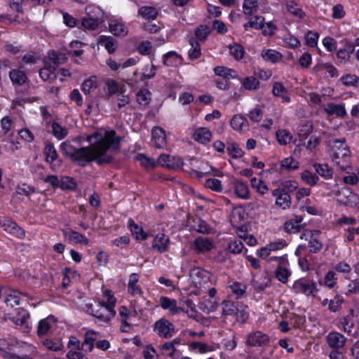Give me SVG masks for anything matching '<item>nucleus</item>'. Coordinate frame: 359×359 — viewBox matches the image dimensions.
Returning <instances> with one entry per match:
<instances>
[{
  "mask_svg": "<svg viewBox=\"0 0 359 359\" xmlns=\"http://www.w3.org/2000/svg\"><path fill=\"white\" fill-rule=\"evenodd\" d=\"M214 248L215 243L210 238L199 236L194 241V248L197 253H205Z\"/></svg>",
  "mask_w": 359,
  "mask_h": 359,
  "instance_id": "13",
  "label": "nucleus"
},
{
  "mask_svg": "<svg viewBox=\"0 0 359 359\" xmlns=\"http://www.w3.org/2000/svg\"><path fill=\"white\" fill-rule=\"evenodd\" d=\"M261 55L265 61L272 63L277 62L282 57V55L279 52L271 49L263 50Z\"/></svg>",
  "mask_w": 359,
  "mask_h": 359,
  "instance_id": "44",
  "label": "nucleus"
},
{
  "mask_svg": "<svg viewBox=\"0 0 359 359\" xmlns=\"http://www.w3.org/2000/svg\"><path fill=\"white\" fill-rule=\"evenodd\" d=\"M97 87L96 77L92 76L84 81L82 84L81 90L85 95L90 94Z\"/></svg>",
  "mask_w": 359,
  "mask_h": 359,
  "instance_id": "49",
  "label": "nucleus"
},
{
  "mask_svg": "<svg viewBox=\"0 0 359 359\" xmlns=\"http://www.w3.org/2000/svg\"><path fill=\"white\" fill-rule=\"evenodd\" d=\"M314 69L316 70H325L328 75L332 78L337 77L339 76L337 69L332 64L329 62L321 64L319 66H316Z\"/></svg>",
  "mask_w": 359,
  "mask_h": 359,
  "instance_id": "57",
  "label": "nucleus"
},
{
  "mask_svg": "<svg viewBox=\"0 0 359 359\" xmlns=\"http://www.w3.org/2000/svg\"><path fill=\"white\" fill-rule=\"evenodd\" d=\"M210 33V28L205 25L198 26L195 30V36L200 41H205Z\"/></svg>",
  "mask_w": 359,
  "mask_h": 359,
  "instance_id": "55",
  "label": "nucleus"
},
{
  "mask_svg": "<svg viewBox=\"0 0 359 359\" xmlns=\"http://www.w3.org/2000/svg\"><path fill=\"white\" fill-rule=\"evenodd\" d=\"M191 276L196 286L202 287L210 282L211 273L203 269L196 268L191 271Z\"/></svg>",
  "mask_w": 359,
  "mask_h": 359,
  "instance_id": "12",
  "label": "nucleus"
},
{
  "mask_svg": "<svg viewBox=\"0 0 359 359\" xmlns=\"http://www.w3.org/2000/svg\"><path fill=\"white\" fill-rule=\"evenodd\" d=\"M226 149L228 154L233 158H238L243 156V151L236 142H227Z\"/></svg>",
  "mask_w": 359,
  "mask_h": 359,
  "instance_id": "42",
  "label": "nucleus"
},
{
  "mask_svg": "<svg viewBox=\"0 0 359 359\" xmlns=\"http://www.w3.org/2000/svg\"><path fill=\"white\" fill-rule=\"evenodd\" d=\"M98 43L101 46L104 47L109 53H113L116 50V41L110 36H100Z\"/></svg>",
  "mask_w": 359,
  "mask_h": 359,
  "instance_id": "39",
  "label": "nucleus"
},
{
  "mask_svg": "<svg viewBox=\"0 0 359 359\" xmlns=\"http://www.w3.org/2000/svg\"><path fill=\"white\" fill-rule=\"evenodd\" d=\"M291 272L285 267V265L279 266L275 271L276 278L283 283H286L288 280Z\"/></svg>",
  "mask_w": 359,
  "mask_h": 359,
  "instance_id": "53",
  "label": "nucleus"
},
{
  "mask_svg": "<svg viewBox=\"0 0 359 359\" xmlns=\"http://www.w3.org/2000/svg\"><path fill=\"white\" fill-rule=\"evenodd\" d=\"M205 186L211 189L212 191L216 192H222V182L216 178H210L206 180Z\"/></svg>",
  "mask_w": 359,
  "mask_h": 359,
  "instance_id": "64",
  "label": "nucleus"
},
{
  "mask_svg": "<svg viewBox=\"0 0 359 359\" xmlns=\"http://www.w3.org/2000/svg\"><path fill=\"white\" fill-rule=\"evenodd\" d=\"M29 318V314L27 311L23 309H18L17 315L13 317H9V319L12 320L16 325H25L27 327V323Z\"/></svg>",
  "mask_w": 359,
  "mask_h": 359,
  "instance_id": "37",
  "label": "nucleus"
},
{
  "mask_svg": "<svg viewBox=\"0 0 359 359\" xmlns=\"http://www.w3.org/2000/svg\"><path fill=\"white\" fill-rule=\"evenodd\" d=\"M159 304L164 310H168L172 314H177L182 311V309L177 306V301L167 297H161L159 299Z\"/></svg>",
  "mask_w": 359,
  "mask_h": 359,
  "instance_id": "19",
  "label": "nucleus"
},
{
  "mask_svg": "<svg viewBox=\"0 0 359 359\" xmlns=\"http://www.w3.org/2000/svg\"><path fill=\"white\" fill-rule=\"evenodd\" d=\"M238 308L235 303L231 301H224L222 302V316H233L238 312Z\"/></svg>",
  "mask_w": 359,
  "mask_h": 359,
  "instance_id": "47",
  "label": "nucleus"
},
{
  "mask_svg": "<svg viewBox=\"0 0 359 359\" xmlns=\"http://www.w3.org/2000/svg\"><path fill=\"white\" fill-rule=\"evenodd\" d=\"M193 138L195 141L201 144H207L210 142L212 133L207 128H198L195 130L193 134Z\"/></svg>",
  "mask_w": 359,
  "mask_h": 359,
  "instance_id": "24",
  "label": "nucleus"
},
{
  "mask_svg": "<svg viewBox=\"0 0 359 359\" xmlns=\"http://www.w3.org/2000/svg\"><path fill=\"white\" fill-rule=\"evenodd\" d=\"M324 109L330 115H336L339 117H344L346 115L344 104L328 103Z\"/></svg>",
  "mask_w": 359,
  "mask_h": 359,
  "instance_id": "33",
  "label": "nucleus"
},
{
  "mask_svg": "<svg viewBox=\"0 0 359 359\" xmlns=\"http://www.w3.org/2000/svg\"><path fill=\"white\" fill-rule=\"evenodd\" d=\"M190 48L188 50V56L191 60L198 59L201 55L200 43L194 38L189 39Z\"/></svg>",
  "mask_w": 359,
  "mask_h": 359,
  "instance_id": "41",
  "label": "nucleus"
},
{
  "mask_svg": "<svg viewBox=\"0 0 359 359\" xmlns=\"http://www.w3.org/2000/svg\"><path fill=\"white\" fill-rule=\"evenodd\" d=\"M182 61V57L175 51H170L163 55V64L166 66H177Z\"/></svg>",
  "mask_w": 359,
  "mask_h": 359,
  "instance_id": "38",
  "label": "nucleus"
},
{
  "mask_svg": "<svg viewBox=\"0 0 359 359\" xmlns=\"http://www.w3.org/2000/svg\"><path fill=\"white\" fill-rule=\"evenodd\" d=\"M59 57L53 53L50 56L49 62H46V67L39 71L40 77L45 81L52 82L56 79L55 70L59 65Z\"/></svg>",
  "mask_w": 359,
  "mask_h": 359,
  "instance_id": "7",
  "label": "nucleus"
},
{
  "mask_svg": "<svg viewBox=\"0 0 359 359\" xmlns=\"http://www.w3.org/2000/svg\"><path fill=\"white\" fill-rule=\"evenodd\" d=\"M152 140L157 148H163L166 145L165 131L160 127H154L151 131Z\"/></svg>",
  "mask_w": 359,
  "mask_h": 359,
  "instance_id": "25",
  "label": "nucleus"
},
{
  "mask_svg": "<svg viewBox=\"0 0 359 359\" xmlns=\"http://www.w3.org/2000/svg\"><path fill=\"white\" fill-rule=\"evenodd\" d=\"M62 234L71 243L81 244L84 245L88 244L89 240L84 235L74 231L70 228L63 229Z\"/></svg>",
  "mask_w": 359,
  "mask_h": 359,
  "instance_id": "14",
  "label": "nucleus"
},
{
  "mask_svg": "<svg viewBox=\"0 0 359 359\" xmlns=\"http://www.w3.org/2000/svg\"><path fill=\"white\" fill-rule=\"evenodd\" d=\"M128 225L136 240L144 241L147 238V233L144 231L141 226L136 224L133 219L128 221Z\"/></svg>",
  "mask_w": 359,
  "mask_h": 359,
  "instance_id": "34",
  "label": "nucleus"
},
{
  "mask_svg": "<svg viewBox=\"0 0 359 359\" xmlns=\"http://www.w3.org/2000/svg\"><path fill=\"white\" fill-rule=\"evenodd\" d=\"M43 154L46 156V161L48 163H52L58 157L57 150L50 142H46Z\"/></svg>",
  "mask_w": 359,
  "mask_h": 359,
  "instance_id": "40",
  "label": "nucleus"
},
{
  "mask_svg": "<svg viewBox=\"0 0 359 359\" xmlns=\"http://www.w3.org/2000/svg\"><path fill=\"white\" fill-rule=\"evenodd\" d=\"M302 216H296L294 219L287 221L284 224L286 232L290 233H295L299 232L303 227Z\"/></svg>",
  "mask_w": 359,
  "mask_h": 359,
  "instance_id": "26",
  "label": "nucleus"
},
{
  "mask_svg": "<svg viewBox=\"0 0 359 359\" xmlns=\"http://www.w3.org/2000/svg\"><path fill=\"white\" fill-rule=\"evenodd\" d=\"M229 288L231 292L236 296L237 299L241 298L246 291V286L238 282H233L229 285Z\"/></svg>",
  "mask_w": 359,
  "mask_h": 359,
  "instance_id": "60",
  "label": "nucleus"
},
{
  "mask_svg": "<svg viewBox=\"0 0 359 359\" xmlns=\"http://www.w3.org/2000/svg\"><path fill=\"white\" fill-rule=\"evenodd\" d=\"M51 128L53 135L59 140L64 139L68 135V130L55 121L53 122Z\"/></svg>",
  "mask_w": 359,
  "mask_h": 359,
  "instance_id": "45",
  "label": "nucleus"
},
{
  "mask_svg": "<svg viewBox=\"0 0 359 359\" xmlns=\"http://www.w3.org/2000/svg\"><path fill=\"white\" fill-rule=\"evenodd\" d=\"M151 100V93L147 89L140 90L137 94V102L142 106H146Z\"/></svg>",
  "mask_w": 359,
  "mask_h": 359,
  "instance_id": "62",
  "label": "nucleus"
},
{
  "mask_svg": "<svg viewBox=\"0 0 359 359\" xmlns=\"http://www.w3.org/2000/svg\"><path fill=\"white\" fill-rule=\"evenodd\" d=\"M180 342V338L177 337L171 341H165L163 344H161L159 346V348L162 354L169 357H173L176 351L175 346L177 345H179Z\"/></svg>",
  "mask_w": 359,
  "mask_h": 359,
  "instance_id": "23",
  "label": "nucleus"
},
{
  "mask_svg": "<svg viewBox=\"0 0 359 359\" xmlns=\"http://www.w3.org/2000/svg\"><path fill=\"white\" fill-rule=\"evenodd\" d=\"M269 343V337L261 331H255L248 336L246 344L249 346H264Z\"/></svg>",
  "mask_w": 359,
  "mask_h": 359,
  "instance_id": "10",
  "label": "nucleus"
},
{
  "mask_svg": "<svg viewBox=\"0 0 359 359\" xmlns=\"http://www.w3.org/2000/svg\"><path fill=\"white\" fill-rule=\"evenodd\" d=\"M334 269L336 271H337L339 273H344L345 278L350 279V273L351 272V267L346 262L342 261V262L337 263L334 266Z\"/></svg>",
  "mask_w": 359,
  "mask_h": 359,
  "instance_id": "63",
  "label": "nucleus"
},
{
  "mask_svg": "<svg viewBox=\"0 0 359 359\" xmlns=\"http://www.w3.org/2000/svg\"><path fill=\"white\" fill-rule=\"evenodd\" d=\"M337 283V274L333 271H329L325 276L323 282L321 283V285H324L326 287L332 289L333 288Z\"/></svg>",
  "mask_w": 359,
  "mask_h": 359,
  "instance_id": "59",
  "label": "nucleus"
},
{
  "mask_svg": "<svg viewBox=\"0 0 359 359\" xmlns=\"http://www.w3.org/2000/svg\"><path fill=\"white\" fill-rule=\"evenodd\" d=\"M87 16L94 18L101 22L104 20V13L102 9L96 5H88L86 8Z\"/></svg>",
  "mask_w": 359,
  "mask_h": 359,
  "instance_id": "30",
  "label": "nucleus"
},
{
  "mask_svg": "<svg viewBox=\"0 0 359 359\" xmlns=\"http://www.w3.org/2000/svg\"><path fill=\"white\" fill-rule=\"evenodd\" d=\"M231 56L236 60H241L245 53L244 48L238 43L230 44L228 46Z\"/></svg>",
  "mask_w": 359,
  "mask_h": 359,
  "instance_id": "52",
  "label": "nucleus"
},
{
  "mask_svg": "<svg viewBox=\"0 0 359 359\" xmlns=\"http://www.w3.org/2000/svg\"><path fill=\"white\" fill-rule=\"evenodd\" d=\"M188 225L198 233H208L210 232V227L207 223L198 217L189 218Z\"/></svg>",
  "mask_w": 359,
  "mask_h": 359,
  "instance_id": "21",
  "label": "nucleus"
},
{
  "mask_svg": "<svg viewBox=\"0 0 359 359\" xmlns=\"http://www.w3.org/2000/svg\"><path fill=\"white\" fill-rule=\"evenodd\" d=\"M320 231L318 230H304L300 235V238L308 242L306 245L298 246L295 254L298 255L300 250L308 248L311 253H318L323 249V245L320 241Z\"/></svg>",
  "mask_w": 359,
  "mask_h": 359,
  "instance_id": "3",
  "label": "nucleus"
},
{
  "mask_svg": "<svg viewBox=\"0 0 359 359\" xmlns=\"http://www.w3.org/2000/svg\"><path fill=\"white\" fill-rule=\"evenodd\" d=\"M354 52V46L351 45L349 48H340L337 51L336 56L338 65H346Z\"/></svg>",
  "mask_w": 359,
  "mask_h": 359,
  "instance_id": "28",
  "label": "nucleus"
},
{
  "mask_svg": "<svg viewBox=\"0 0 359 359\" xmlns=\"http://www.w3.org/2000/svg\"><path fill=\"white\" fill-rule=\"evenodd\" d=\"M233 187L235 194L239 198L247 200L250 198V191L247 182L242 180L236 181Z\"/></svg>",
  "mask_w": 359,
  "mask_h": 359,
  "instance_id": "27",
  "label": "nucleus"
},
{
  "mask_svg": "<svg viewBox=\"0 0 359 359\" xmlns=\"http://www.w3.org/2000/svg\"><path fill=\"white\" fill-rule=\"evenodd\" d=\"M302 179L306 184L310 186L316 185L319 181V177L309 170H304L302 173Z\"/></svg>",
  "mask_w": 359,
  "mask_h": 359,
  "instance_id": "61",
  "label": "nucleus"
},
{
  "mask_svg": "<svg viewBox=\"0 0 359 359\" xmlns=\"http://www.w3.org/2000/svg\"><path fill=\"white\" fill-rule=\"evenodd\" d=\"M214 72L217 76L223 77L225 79L236 77V72L234 70L223 66L216 67L214 69Z\"/></svg>",
  "mask_w": 359,
  "mask_h": 359,
  "instance_id": "48",
  "label": "nucleus"
},
{
  "mask_svg": "<svg viewBox=\"0 0 359 359\" xmlns=\"http://www.w3.org/2000/svg\"><path fill=\"white\" fill-rule=\"evenodd\" d=\"M257 0H244L243 4V10L245 15H252L257 11Z\"/></svg>",
  "mask_w": 359,
  "mask_h": 359,
  "instance_id": "46",
  "label": "nucleus"
},
{
  "mask_svg": "<svg viewBox=\"0 0 359 359\" xmlns=\"http://www.w3.org/2000/svg\"><path fill=\"white\" fill-rule=\"evenodd\" d=\"M276 198V204L285 210L290 207L291 204V198L289 194L283 189H276L272 192Z\"/></svg>",
  "mask_w": 359,
  "mask_h": 359,
  "instance_id": "15",
  "label": "nucleus"
},
{
  "mask_svg": "<svg viewBox=\"0 0 359 359\" xmlns=\"http://www.w3.org/2000/svg\"><path fill=\"white\" fill-rule=\"evenodd\" d=\"M347 338L338 332H330L326 336V341L332 349H343Z\"/></svg>",
  "mask_w": 359,
  "mask_h": 359,
  "instance_id": "9",
  "label": "nucleus"
},
{
  "mask_svg": "<svg viewBox=\"0 0 359 359\" xmlns=\"http://www.w3.org/2000/svg\"><path fill=\"white\" fill-rule=\"evenodd\" d=\"M286 10L292 15L300 19L305 15L303 10L294 1H289L286 4Z\"/></svg>",
  "mask_w": 359,
  "mask_h": 359,
  "instance_id": "54",
  "label": "nucleus"
},
{
  "mask_svg": "<svg viewBox=\"0 0 359 359\" xmlns=\"http://www.w3.org/2000/svg\"><path fill=\"white\" fill-rule=\"evenodd\" d=\"M169 245V238L164 233H158L154 238L151 247L159 253H163L168 250Z\"/></svg>",
  "mask_w": 359,
  "mask_h": 359,
  "instance_id": "17",
  "label": "nucleus"
},
{
  "mask_svg": "<svg viewBox=\"0 0 359 359\" xmlns=\"http://www.w3.org/2000/svg\"><path fill=\"white\" fill-rule=\"evenodd\" d=\"M111 33L117 36H124L128 34V27L121 19L111 20L109 23Z\"/></svg>",
  "mask_w": 359,
  "mask_h": 359,
  "instance_id": "18",
  "label": "nucleus"
},
{
  "mask_svg": "<svg viewBox=\"0 0 359 359\" xmlns=\"http://www.w3.org/2000/svg\"><path fill=\"white\" fill-rule=\"evenodd\" d=\"M55 318L50 315L47 318L41 320L39 322L37 333L39 336H43L48 334V331L55 325Z\"/></svg>",
  "mask_w": 359,
  "mask_h": 359,
  "instance_id": "20",
  "label": "nucleus"
},
{
  "mask_svg": "<svg viewBox=\"0 0 359 359\" xmlns=\"http://www.w3.org/2000/svg\"><path fill=\"white\" fill-rule=\"evenodd\" d=\"M272 93L276 97H280L283 100V102H290V97L287 93V90L280 82H275L273 86Z\"/></svg>",
  "mask_w": 359,
  "mask_h": 359,
  "instance_id": "29",
  "label": "nucleus"
},
{
  "mask_svg": "<svg viewBox=\"0 0 359 359\" xmlns=\"http://www.w3.org/2000/svg\"><path fill=\"white\" fill-rule=\"evenodd\" d=\"M313 168L319 175L325 180L332 177V169L327 163H314Z\"/></svg>",
  "mask_w": 359,
  "mask_h": 359,
  "instance_id": "36",
  "label": "nucleus"
},
{
  "mask_svg": "<svg viewBox=\"0 0 359 359\" xmlns=\"http://www.w3.org/2000/svg\"><path fill=\"white\" fill-rule=\"evenodd\" d=\"M136 159L140 164L147 169H153L155 168L156 163L153 158L147 157L144 154H139L136 156Z\"/></svg>",
  "mask_w": 359,
  "mask_h": 359,
  "instance_id": "58",
  "label": "nucleus"
},
{
  "mask_svg": "<svg viewBox=\"0 0 359 359\" xmlns=\"http://www.w3.org/2000/svg\"><path fill=\"white\" fill-rule=\"evenodd\" d=\"M157 163L170 169H180L184 165L183 161L180 157L168 154L160 155L157 160Z\"/></svg>",
  "mask_w": 359,
  "mask_h": 359,
  "instance_id": "8",
  "label": "nucleus"
},
{
  "mask_svg": "<svg viewBox=\"0 0 359 359\" xmlns=\"http://www.w3.org/2000/svg\"><path fill=\"white\" fill-rule=\"evenodd\" d=\"M9 77L14 84L21 86L26 82L27 76L23 71L12 70L9 73Z\"/></svg>",
  "mask_w": 359,
  "mask_h": 359,
  "instance_id": "43",
  "label": "nucleus"
},
{
  "mask_svg": "<svg viewBox=\"0 0 359 359\" xmlns=\"http://www.w3.org/2000/svg\"><path fill=\"white\" fill-rule=\"evenodd\" d=\"M86 312L104 323H108L116 315L115 310L108 309L102 302L86 305Z\"/></svg>",
  "mask_w": 359,
  "mask_h": 359,
  "instance_id": "4",
  "label": "nucleus"
},
{
  "mask_svg": "<svg viewBox=\"0 0 359 359\" xmlns=\"http://www.w3.org/2000/svg\"><path fill=\"white\" fill-rule=\"evenodd\" d=\"M292 290L295 293L303 294L306 297L315 296L318 292L316 283L306 278L295 280L292 285Z\"/></svg>",
  "mask_w": 359,
  "mask_h": 359,
  "instance_id": "6",
  "label": "nucleus"
},
{
  "mask_svg": "<svg viewBox=\"0 0 359 359\" xmlns=\"http://www.w3.org/2000/svg\"><path fill=\"white\" fill-rule=\"evenodd\" d=\"M0 225L8 233L14 235L19 238H23L25 236V231L20 227L15 222L8 218L0 219Z\"/></svg>",
  "mask_w": 359,
  "mask_h": 359,
  "instance_id": "11",
  "label": "nucleus"
},
{
  "mask_svg": "<svg viewBox=\"0 0 359 359\" xmlns=\"http://www.w3.org/2000/svg\"><path fill=\"white\" fill-rule=\"evenodd\" d=\"M329 155L340 169L348 172L351 168V151L344 137L329 141Z\"/></svg>",
  "mask_w": 359,
  "mask_h": 359,
  "instance_id": "2",
  "label": "nucleus"
},
{
  "mask_svg": "<svg viewBox=\"0 0 359 359\" xmlns=\"http://www.w3.org/2000/svg\"><path fill=\"white\" fill-rule=\"evenodd\" d=\"M118 313L122 323L121 330L123 332H128L130 329V324L128 320L131 316V313L126 306H121L118 309Z\"/></svg>",
  "mask_w": 359,
  "mask_h": 359,
  "instance_id": "32",
  "label": "nucleus"
},
{
  "mask_svg": "<svg viewBox=\"0 0 359 359\" xmlns=\"http://www.w3.org/2000/svg\"><path fill=\"white\" fill-rule=\"evenodd\" d=\"M231 126L236 130H246L248 127V120L243 115L236 114L233 116L231 121Z\"/></svg>",
  "mask_w": 359,
  "mask_h": 359,
  "instance_id": "31",
  "label": "nucleus"
},
{
  "mask_svg": "<svg viewBox=\"0 0 359 359\" xmlns=\"http://www.w3.org/2000/svg\"><path fill=\"white\" fill-rule=\"evenodd\" d=\"M276 139L280 145H286L292 141V135L288 130L280 129L276 132Z\"/></svg>",
  "mask_w": 359,
  "mask_h": 359,
  "instance_id": "51",
  "label": "nucleus"
},
{
  "mask_svg": "<svg viewBox=\"0 0 359 359\" xmlns=\"http://www.w3.org/2000/svg\"><path fill=\"white\" fill-rule=\"evenodd\" d=\"M354 323L349 316H346L340 318L339 327L344 332L351 333L353 328Z\"/></svg>",
  "mask_w": 359,
  "mask_h": 359,
  "instance_id": "56",
  "label": "nucleus"
},
{
  "mask_svg": "<svg viewBox=\"0 0 359 359\" xmlns=\"http://www.w3.org/2000/svg\"><path fill=\"white\" fill-rule=\"evenodd\" d=\"M153 332L162 339H170L177 332L174 324L165 317L156 320L153 325Z\"/></svg>",
  "mask_w": 359,
  "mask_h": 359,
  "instance_id": "5",
  "label": "nucleus"
},
{
  "mask_svg": "<svg viewBox=\"0 0 359 359\" xmlns=\"http://www.w3.org/2000/svg\"><path fill=\"white\" fill-rule=\"evenodd\" d=\"M100 333L93 330L85 334V339L81 344V348L85 351H91L94 348V342L99 338Z\"/></svg>",
  "mask_w": 359,
  "mask_h": 359,
  "instance_id": "22",
  "label": "nucleus"
},
{
  "mask_svg": "<svg viewBox=\"0 0 359 359\" xmlns=\"http://www.w3.org/2000/svg\"><path fill=\"white\" fill-rule=\"evenodd\" d=\"M158 15L157 9L154 6H144L139 8L137 15L146 20H154Z\"/></svg>",
  "mask_w": 359,
  "mask_h": 359,
  "instance_id": "35",
  "label": "nucleus"
},
{
  "mask_svg": "<svg viewBox=\"0 0 359 359\" xmlns=\"http://www.w3.org/2000/svg\"><path fill=\"white\" fill-rule=\"evenodd\" d=\"M139 275L133 273L130 275L128 283V292L131 296L138 298L142 296V290L138 284Z\"/></svg>",
  "mask_w": 359,
  "mask_h": 359,
  "instance_id": "16",
  "label": "nucleus"
},
{
  "mask_svg": "<svg viewBox=\"0 0 359 359\" xmlns=\"http://www.w3.org/2000/svg\"><path fill=\"white\" fill-rule=\"evenodd\" d=\"M118 148L119 139L114 130L106 132L104 135L95 133L91 135L78 136L72 142L66 140L60 144L62 154L83 167L92 161L99 165L111 163L113 159L111 151Z\"/></svg>",
  "mask_w": 359,
  "mask_h": 359,
  "instance_id": "1",
  "label": "nucleus"
},
{
  "mask_svg": "<svg viewBox=\"0 0 359 359\" xmlns=\"http://www.w3.org/2000/svg\"><path fill=\"white\" fill-rule=\"evenodd\" d=\"M264 18L261 15H255L252 17L249 22L245 23L243 27L245 30L248 27H252L255 29H261L264 27Z\"/></svg>",
  "mask_w": 359,
  "mask_h": 359,
  "instance_id": "50",
  "label": "nucleus"
}]
</instances>
